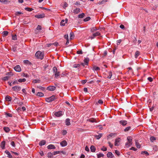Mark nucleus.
I'll return each mask as SVG.
<instances>
[{
    "instance_id": "obj_1",
    "label": "nucleus",
    "mask_w": 158,
    "mask_h": 158,
    "mask_svg": "<svg viewBox=\"0 0 158 158\" xmlns=\"http://www.w3.org/2000/svg\"><path fill=\"white\" fill-rule=\"evenodd\" d=\"M44 53L40 51H37L35 55V56L37 59H40L41 60H42L44 58Z\"/></svg>"
},
{
    "instance_id": "obj_2",
    "label": "nucleus",
    "mask_w": 158,
    "mask_h": 158,
    "mask_svg": "<svg viewBox=\"0 0 158 158\" xmlns=\"http://www.w3.org/2000/svg\"><path fill=\"white\" fill-rule=\"evenodd\" d=\"M57 67L56 66L52 68V71L54 73L55 77L56 78H58L60 75V72L58 71Z\"/></svg>"
},
{
    "instance_id": "obj_3",
    "label": "nucleus",
    "mask_w": 158,
    "mask_h": 158,
    "mask_svg": "<svg viewBox=\"0 0 158 158\" xmlns=\"http://www.w3.org/2000/svg\"><path fill=\"white\" fill-rule=\"evenodd\" d=\"M127 142L126 143L125 145L127 147H130L132 144V138L131 136H128L127 138Z\"/></svg>"
},
{
    "instance_id": "obj_4",
    "label": "nucleus",
    "mask_w": 158,
    "mask_h": 158,
    "mask_svg": "<svg viewBox=\"0 0 158 158\" xmlns=\"http://www.w3.org/2000/svg\"><path fill=\"white\" fill-rule=\"evenodd\" d=\"M56 98L55 95H52L51 97L46 98V101L47 102H50L54 101Z\"/></svg>"
},
{
    "instance_id": "obj_5",
    "label": "nucleus",
    "mask_w": 158,
    "mask_h": 158,
    "mask_svg": "<svg viewBox=\"0 0 158 158\" xmlns=\"http://www.w3.org/2000/svg\"><path fill=\"white\" fill-rule=\"evenodd\" d=\"M100 33L99 32L97 31L95 33H93L92 35H91L90 37V38L92 40L95 38V37L100 35Z\"/></svg>"
},
{
    "instance_id": "obj_6",
    "label": "nucleus",
    "mask_w": 158,
    "mask_h": 158,
    "mask_svg": "<svg viewBox=\"0 0 158 158\" xmlns=\"http://www.w3.org/2000/svg\"><path fill=\"white\" fill-rule=\"evenodd\" d=\"M13 90L15 91H19L21 89V87L19 86H16L12 87Z\"/></svg>"
},
{
    "instance_id": "obj_7",
    "label": "nucleus",
    "mask_w": 158,
    "mask_h": 158,
    "mask_svg": "<svg viewBox=\"0 0 158 158\" xmlns=\"http://www.w3.org/2000/svg\"><path fill=\"white\" fill-rule=\"evenodd\" d=\"M63 114V112L61 111L55 112L54 115L57 117H60L62 116Z\"/></svg>"
},
{
    "instance_id": "obj_8",
    "label": "nucleus",
    "mask_w": 158,
    "mask_h": 158,
    "mask_svg": "<svg viewBox=\"0 0 158 158\" xmlns=\"http://www.w3.org/2000/svg\"><path fill=\"white\" fill-rule=\"evenodd\" d=\"M14 70L16 72H19L21 71V69L19 65H16L14 67Z\"/></svg>"
},
{
    "instance_id": "obj_9",
    "label": "nucleus",
    "mask_w": 158,
    "mask_h": 158,
    "mask_svg": "<svg viewBox=\"0 0 158 158\" xmlns=\"http://www.w3.org/2000/svg\"><path fill=\"white\" fill-rule=\"evenodd\" d=\"M35 17L38 19H42L45 17V15L44 13H42L41 14L35 15Z\"/></svg>"
},
{
    "instance_id": "obj_10",
    "label": "nucleus",
    "mask_w": 158,
    "mask_h": 158,
    "mask_svg": "<svg viewBox=\"0 0 158 158\" xmlns=\"http://www.w3.org/2000/svg\"><path fill=\"white\" fill-rule=\"evenodd\" d=\"M56 89V87L54 86H50L47 87V89L50 91H54Z\"/></svg>"
},
{
    "instance_id": "obj_11",
    "label": "nucleus",
    "mask_w": 158,
    "mask_h": 158,
    "mask_svg": "<svg viewBox=\"0 0 158 158\" xmlns=\"http://www.w3.org/2000/svg\"><path fill=\"white\" fill-rule=\"evenodd\" d=\"M60 145L62 147H64L67 145V143L65 140H63L60 143Z\"/></svg>"
},
{
    "instance_id": "obj_12",
    "label": "nucleus",
    "mask_w": 158,
    "mask_h": 158,
    "mask_svg": "<svg viewBox=\"0 0 158 158\" xmlns=\"http://www.w3.org/2000/svg\"><path fill=\"white\" fill-rule=\"evenodd\" d=\"M0 2L2 3L7 4L10 2V1L9 0H0Z\"/></svg>"
},
{
    "instance_id": "obj_13",
    "label": "nucleus",
    "mask_w": 158,
    "mask_h": 158,
    "mask_svg": "<svg viewBox=\"0 0 158 158\" xmlns=\"http://www.w3.org/2000/svg\"><path fill=\"white\" fill-rule=\"evenodd\" d=\"M120 141V138H118L116 139L115 140V143H114V145L115 146H118L119 145L118 143Z\"/></svg>"
},
{
    "instance_id": "obj_14",
    "label": "nucleus",
    "mask_w": 158,
    "mask_h": 158,
    "mask_svg": "<svg viewBox=\"0 0 158 158\" xmlns=\"http://www.w3.org/2000/svg\"><path fill=\"white\" fill-rule=\"evenodd\" d=\"M47 148L48 149H55L56 147L53 145L51 144L47 146Z\"/></svg>"
},
{
    "instance_id": "obj_15",
    "label": "nucleus",
    "mask_w": 158,
    "mask_h": 158,
    "mask_svg": "<svg viewBox=\"0 0 158 158\" xmlns=\"http://www.w3.org/2000/svg\"><path fill=\"white\" fill-rule=\"evenodd\" d=\"M89 60V58L88 57H86L84 59V63H85V64L86 65H88Z\"/></svg>"
},
{
    "instance_id": "obj_16",
    "label": "nucleus",
    "mask_w": 158,
    "mask_h": 158,
    "mask_svg": "<svg viewBox=\"0 0 158 158\" xmlns=\"http://www.w3.org/2000/svg\"><path fill=\"white\" fill-rule=\"evenodd\" d=\"M6 142L5 141H2L1 144V147L2 149H4L5 148Z\"/></svg>"
},
{
    "instance_id": "obj_17",
    "label": "nucleus",
    "mask_w": 158,
    "mask_h": 158,
    "mask_svg": "<svg viewBox=\"0 0 158 158\" xmlns=\"http://www.w3.org/2000/svg\"><path fill=\"white\" fill-rule=\"evenodd\" d=\"M5 100L8 102H11L12 100V98L9 95H6L5 98Z\"/></svg>"
},
{
    "instance_id": "obj_18",
    "label": "nucleus",
    "mask_w": 158,
    "mask_h": 158,
    "mask_svg": "<svg viewBox=\"0 0 158 158\" xmlns=\"http://www.w3.org/2000/svg\"><path fill=\"white\" fill-rule=\"evenodd\" d=\"M119 123L123 126H125L127 123V122L126 120H121L119 121Z\"/></svg>"
},
{
    "instance_id": "obj_19",
    "label": "nucleus",
    "mask_w": 158,
    "mask_h": 158,
    "mask_svg": "<svg viewBox=\"0 0 158 158\" xmlns=\"http://www.w3.org/2000/svg\"><path fill=\"white\" fill-rule=\"evenodd\" d=\"M46 142L45 140H41L39 143V144L40 146H42L43 145H44L46 144Z\"/></svg>"
},
{
    "instance_id": "obj_20",
    "label": "nucleus",
    "mask_w": 158,
    "mask_h": 158,
    "mask_svg": "<svg viewBox=\"0 0 158 158\" xmlns=\"http://www.w3.org/2000/svg\"><path fill=\"white\" fill-rule=\"evenodd\" d=\"M107 156L108 158H112L114 156L111 152H109L107 154Z\"/></svg>"
},
{
    "instance_id": "obj_21",
    "label": "nucleus",
    "mask_w": 158,
    "mask_h": 158,
    "mask_svg": "<svg viewBox=\"0 0 158 158\" xmlns=\"http://www.w3.org/2000/svg\"><path fill=\"white\" fill-rule=\"evenodd\" d=\"M90 151L92 152H95L96 149L95 147L93 145H91L90 147Z\"/></svg>"
},
{
    "instance_id": "obj_22",
    "label": "nucleus",
    "mask_w": 158,
    "mask_h": 158,
    "mask_svg": "<svg viewBox=\"0 0 158 158\" xmlns=\"http://www.w3.org/2000/svg\"><path fill=\"white\" fill-rule=\"evenodd\" d=\"M5 152L7 155V157L9 158H12V156L10 154V153L8 151H5Z\"/></svg>"
},
{
    "instance_id": "obj_23",
    "label": "nucleus",
    "mask_w": 158,
    "mask_h": 158,
    "mask_svg": "<svg viewBox=\"0 0 158 158\" xmlns=\"http://www.w3.org/2000/svg\"><path fill=\"white\" fill-rule=\"evenodd\" d=\"M65 125L67 126H69L70 125V120L69 118H67L65 120Z\"/></svg>"
},
{
    "instance_id": "obj_24",
    "label": "nucleus",
    "mask_w": 158,
    "mask_h": 158,
    "mask_svg": "<svg viewBox=\"0 0 158 158\" xmlns=\"http://www.w3.org/2000/svg\"><path fill=\"white\" fill-rule=\"evenodd\" d=\"M80 11V9L79 8H76V9L73 10V12L75 14H78Z\"/></svg>"
},
{
    "instance_id": "obj_25",
    "label": "nucleus",
    "mask_w": 158,
    "mask_h": 158,
    "mask_svg": "<svg viewBox=\"0 0 158 158\" xmlns=\"http://www.w3.org/2000/svg\"><path fill=\"white\" fill-rule=\"evenodd\" d=\"M23 63L26 64L28 65H31V63L28 60H23Z\"/></svg>"
},
{
    "instance_id": "obj_26",
    "label": "nucleus",
    "mask_w": 158,
    "mask_h": 158,
    "mask_svg": "<svg viewBox=\"0 0 158 158\" xmlns=\"http://www.w3.org/2000/svg\"><path fill=\"white\" fill-rule=\"evenodd\" d=\"M102 136V133H100L98 135H94L95 137L97 139H99Z\"/></svg>"
},
{
    "instance_id": "obj_27",
    "label": "nucleus",
    "mask_w": 158,
    "mask_h": 158,
    "mask_svg": "<svg viewBox=\"0 0 158 158\" xmlns=\"http://www.w3.org/2000/svg\"><path fill=\"white\" fill-rule=\"evenodd\" d=\"M47 156L49 158H52L53 157V152H48L47 154Z\"/></svg>"
},
{
    "instance_id": "obj_28",
    "label": "nucleus",
    "mask_w": 158,
    "mask_h": 158,
    "mask_svg": "<svg viewBox=\"0 0 158 158\" xmlns=\"http://www.w3.org/2000/svg\"><path fill=\"white\" fill-rule=\"evenodd\" d=\"M36 96L40 97H44V94L41 92H38L36 94Z\"/></svg>"
},
{
    "instance_id": "obj_29",
    "label": "nucleus",
    "mask_w": 158,
    "mask_h": 158,
    "mask_svg": "<svg viewBox=\"0 0 158 158\" xmlns=\"http://www.w3.org/2000/svg\"><path fill=\"white\" fill-rule=\"evenodd\" d=\"M87 122H90L92 123L96 122V121L95 119H94V118L88 119H87Z\"/></svg>"
},
{
    "instance_id": "obj_30",
    "label": "nucleus",
    "mask_w": 158,
    "mask_h": 158,
    "mask_svg": "<svg viewBox=\"0 0 158 158\" xmlns=\"http://www.w3.org/2000/svg\"><path fill=\"white\" fill-rule=\"evenodd\" d=\"M61 152L63 153H64V151H55L53 152V155H56L57 154H58L60 153V152Z\"/></svg>"
},
{
    "instance_id": "obj_31",
    "label": "nucleus",
    "mask_w": 158,
    "mask_h": 158,
    "mask_svg": "<svg viewBox=\"0 0 158 158\" xmlns=\"http://www.w3.org/2000/svg\"><path fill=\"white\" fill-rule=\"evenodd\" d=\"M3 129L6 132H8L10 131V129L7 127H4L3 128Z\"/></svg>"
},
{
    "instance_id": "obj_32",
    "label": "nucleus",
    "mask_w": 158,
    "mask_h": 158,
    "mask_svg": "<svg viewBox=\"0 0 158 158\" xmlns=\"http://www.w3.org/2000/svg\"><path fill=\"white\" fill-rule=\"evenodd\" d=\"M74 37V33L72 32H70V40H72L73 39Z\"/></svg>"
},
{
    "instance_id": "obj_33",
    "label": "nucleus",
    "mask_w": 158,
    "mask_h": 158,
    "mask_svg": "<svg viewBox=\"0 0 158 158\" xmlns=\"http://www.w3.org/2000/svg\"><path fill=\"white\" fill-rule=\"evenodd\" d=\"M26 81V79L25 78L23 79H19L18 81L19 82H24Z\"/></svg>"
},
{
    "instance_id": "obj_34",
    "label": "nucleus",
    "mask_w": 158,
    "mask_h": 158,
    "mask_svg": "<svg viewBox=\"0 0 158 158\" xmlns=\"http://www.w3.org/2000/svg\"><path fill=\"white\" fill-rule=\"evenodd\" d=\"M135 145L137 148H140V145L138 141H135Z\"/></svg>"
},
{
    "instance_id": "obj_35",
    "label": "nucleus",
    "mask_w": 158,
    "mask_h": 158,
    "mask_svg": "<svg viewBox=\"0 0 158 158\" xmlns=\"http://www.w3.org/2000/svg\"><path fill=\"white\" fill-rule=\"evenodd\" d=\"M2 34L3 36H6L8 35V32L7 31H4L2 32Z\"/></svg>"
},
{
    "instance_id": "obj_36",
    "label": "nucleus",
    "mask_w": 158,
    "mask_h": 158,
    "mask_svg": "<svg viewBox=\"0 0 158 158\" xmlns=\"http://www.w3.org/2000/svg\"><path fill=\"white\" fill-rule=\"evenodd\" d=\"M25 10L27 11H31L32 10H33V9L32 8H30L29 7H25Z\"/></svg>"
},
{
    "instance_id": "obj_37",
    "label": "nucleus",
    "mask_w": 158,
    "mask_h": 158,
    "mask_svg": "<svg viewBox=\"0 0 158 158\" xmlns=\"http://www.w3.org/2000/svg\"><path fill=\"white\" fill-rule=\"evenodd\" d=\"M139 55V52L138 51H136L135 55V58H137Z\"/></svg>"
},
{
    "instance_id": "obj_38",
    "label": "nucleus",
    "mask_w": 158,
    "mask_h": 158,
    "mask_svg": "<svg viewBox=\"0 0 158 158\" xmlns=\"http://www.w3.org/2000/svg\"><path fill=\"white\" fill-rule=\"evenodd\" d=\"M97 155L98 158L103 157L104 156V155L102 153H99L98 154H97Z\"/></svg>"
},
{
    "instance_id": "obj_39",
    "label": "nucleus",
    "mask_w": 158,
    "mask_h": 158,
    "mask_svg": "<svg viewBox=\"0 0 158 158\" xmlns=\"http://www.w3.org/2000/svg\"><path fill=\"white\" fill-rule=\"evenodd\" d=\"M65 25V20L62 19L60 23V25L61 26H64Z\"/></svg>"
},
{
    "instance_id": "obj_40",
    "label": "nucleus",
    "mask_w": 158,
    "mask_h": 158,
    "mask_svg": "<svg viewBox=\"0 0 158 158\" xmlns=\"http://www.w3.org/2000/svg\"><path fill=\"white\" fill-rule=\"evenodd\" d=\"M32 82L34 83H40V80L39 79H35L33 80Z\"/></svg>"
},
{
    "instance_id": "obj_41",
    "label": "nucleus",
    "mask_w": 158,
    "mask_h": 158,
    "mask_svg": "<svg viewBox=\"0 0 158 158\" xmlns=\"http://www.w3.org/2000/svg\"><path fill=\"white\" fill-rule=\"evenodd\" d=\"M156 138L154 136H151L150 138V140L152 142H153V141L156 140Z\"/></svg>"
},
{
    "instance_id": "obj_42",
    "label": "nucleus",
    "mask_w": 158,
    "mask_h": 158,
    "mask_svg": "<svg viewBox=\"0 0 158 158\" xmlns=\"http://www.w3.org/2000/svg\"><path fill=\"white\" fill-rule=\"evenodd\" d=\"M115 135V134L113 133H111L107 136V138H110V137L114 136Z\"/></svg>"
},
{
    "instance_id": "obj_43",
    "label": "nucleus",
    "mask_w": 158,
    "mask_h": 158,
    "mask_svg": "<svg viewBox=\"0 0 158 158\" xmlns=\"http://www.w3.org/2000/svg\"><path fill=\"white\" fill-rule=\"evenodd\" d=\"M62 134L63 135H65L67 133V131L66 130H63L61 131Z\"/></svg>"
},
{
    "instance_id": "obj_44",
    "label": "nucleus",
    "mask_w": 158,
    "mask_h": 158,
    "mask_svg": "<svg viewBox=\"0 0 158 158\" xmlns=\"http://www.w3.org/2000/svg\"><path fill=\"white\" fill-rule=\"evenodd\" d=\"M85 16V14L84 13H82V14L79 15H78V18H82L83 17H84Z\"/></svg>"
},
{
    "instance_id": "obj_45",
    "label": "nucleus",
    "mask_w": 158,
    "mask_h": 158,
    "mask_svg": "<svg viewBox=\"0 0 158 158\" xmlns=\"http://www.w3.org/2000/svg\"><path fill=\"white\" fill-rule=\"evenodd\" d=\"M9 77L8 76H6L3 77L2 80L3 81H6L8 80L9 79Z\"/></svg>"
},
{
    "instance_id": "obj_46",
    "label": "nucleus",
    "mask_w": 158,
    "mask_h": 158,
    "mask_svg": "<svg viewBox=\"0 0 158 158\" xmlns=\"http://www.w3.org/2000/svg\"><path fill=\"white\" fill-rule=\"evenodd\" d=\"M93 68L94 70L96 71H99L100 70V68L98 67L94 66Z\"/></svg>"
},
{
    "instance_id": "obj_47",
    "label": "nucleus",
    "mask_w": 158,
    "mask_h": 158,
    "mask_svg": "<svg viewBox=\"0 0 158 158\" xmlns=\"http://www.w3.org/2000/svg\"><path fill=\"white\" fill-rule=\"evenodd\" d=\"M97 30V29L95 27H93L91 29L90 31L91 32H93Z\"/></svg>"
},
{
    "instance_id": "obj_48",
    "label": "nucleus",
    "mask_w": 158,
    "mask_h": 158,
    "mask_svg": "<svg viewBox=\"0 0 158 158\" xmlns=\"http://www.w3.org/2000/svg\"><path fill=\"white\" fill-rule=\"evenodd\" d=\"M37 87L40 89H41V90H45V87H43L41 86H37Z\"/></svg>"
},
{
    "instance_id": "obj_49",
    "label": "nucleus",
    "mask_w": 158,
    "mask_h": 158,
    "mask_svg": "<svg viewBox=\"0 0 158 158\" xmlns=\"http://www.w3.org/2000/svg\"><path fill=\"white\" fill-rule=\"evenodd\" d=\"M90 19V18L89 17H86L84 19V22H87L89 21Z\"/></svg>"
},
{
    "instance_id": "obj_50",
    "label": "nucleus",
    "mask_w": 158,
    "mask_h": 158,
    "mask_svg": "<svg viewBox=\"0 0 158 158\" xmlns=\"http://www.w3.org/2000/svg\"><path fill=\"white\" fill-rule=\"evenodd\" d=\"M107 148L104 146H103L102 148H101V150L103 151H107Z\"/></svg>"
},
{
    "instance_id": "obj_51",
    "label": "nucleus",
    "mask_w": 158,
    "mask_h": 158,
    "mask_svg": "<svg viewBox=\"0 0 158 158\" xmlns=\"http://www.w3.org/2000/svg\"><path fill=\"white\" fill-rule=\"evenodd\" d=\"M81 64H76L73 65V67L77 68L80 67Z\"/></svg>"
},
{
    "instance_id": "obj_52",
    "label": "nucleus",
    "mask_w": 158,
    "mask_h": 158,
    "mask_svg": "<svg viewBox=\"0 0 158 158\" xmlns=\"http://www.w3.org/2000/svg\"><path fill=\"white\" fill-rule=\"evenodd\" d=\"M22 14H23V13L21 11H17L15 13V15H19Z\"/></svg>"
},
{
    "instance_id": "obj_53",
    "label": "nucleus",
    "mask_w": 158,
    "mask_h": 158,
    "mask_svg": "<svg viewBox=\"0 0 158 158\" xmlns=\"http://www.w3.org/2000/svg\"><path fill=\"white\" fill-rule=\"evenodd\" d=\"M41 26L40 25H38L37 26V27L36 28V29L37 30H41Z\"/></svg>"
},
{
    "instance_id": "obj_54",
    "label": "nucleus",
    "mask_w": 158,
    "mask_h": 158,
    "mask_svg": "<svg viewBox=\"0 0 158 158\" xmlns=\"http://www.w3.org/2000/svg\"><path fill=\"white\" fill-rule=\"evenodd\" d=\"M131 129V127H126L125 129H124V131H129Z\"/></svg>"
},
{
    "instance_id": "obj_55",
    "label": "nucleus",
    "mask_w": 158,
    "mask_h": 158,
    "mask_svg": "<svg viewBox=\"0 0 158 158\" xmlns=\"http://www.w3.org/2000/svg\"><path fill=\"white\" fill-rule=\"evenodd\" d=\"M67 74H68V73H65L64 72L62 73V74H61V76L62 77H64V76H66Z\"/></svg>"
},
{
    "instance_id": "obj_56",
    "label": "nucleus",
    "mask_w": 158,
    "mask_h": 158,
    "mask_svg": "<svg viewBox=\"0 0 158 158\" xmlns=\"http://www.w3.org/2000/svg\"><path fill=\"white\" fill-rule=\"evenodd\" d=\"M17 36L15 35H12V39L13 40H17Z\"/></svg>"
},
{
    "instance_id": "obj_57",
    "label": "nucleus",
    "mask_w": 158,
    "mask_h": 158,
    "mask_svg": "<svg viewBox=\"0 0 158 158\" xmlns=\"http://www.w3.org/2000/svg\"><path fill=\"white\" fill-rule=\"evenodd\" d=\"M77 53L78 54H82L83 52L81 50H79L77 51Z\"/></svg>"
},
{
    "instance_id": "obj_58",
    "label": "nucleus",
    "mask_w": 158,
    "mask_h": 158,
    "mask_svg": "<svg viewBox=\"0 0 158 158\" xmlns=\"http://www.w3.org/2000/svg\"><path fill=\"white\" fill-rule=\"evenodd\" d=\"M10 145L13 147H15V144L14 141L11 142L10 143Z\"/></svg>"
},
{
    "instance_id": "obj_59",
    "label": "nucleus",
    "mask_w": 158,
    "mask_h": 158,
    "mask_svg": "<svg viewBox=\"0 0 158 158\" xmlns=\"http://www.w3.org/2000/svg\"><path fill=\"white\" fill-rule=\"evenodd\" d=\"M12 75V73L11 72H7L6 73V75L7 76H11Z\"/></svg>"
},
{
    "instance_id": "obj_60",
    "label": "nucleus",
    "mask_w": 158,
    "mask_h": 158,
    "mask_svg": "<svg viewBox=\"0 0 158 158\" xmlns=\"http://www.w3.org/2000/svg\"><path fill=\"white\" fill-rule=\"evenodd\" d=\"M109 146L110 147V148H112L113 146V144H111V143L110 142H108Z\"/></svg>"
},
{
    "instance_id": "obj_61",
    "label": "nucleus",
    "mask_w": 158,
    "mask_h": 158,
    "mask_svg": "<svg viewBox=\"0 0 158 158\" xmlns=\"http://www.w3.org/2000/svg\"><path fill=\"white\" fill-rule=\"evenodd\" d=\"M12 50L13 52H16L17 50V47H12Z\"/></svg>"
},
{
    "instance_id": "obj_62",
    "label": "nucleus",
    "mask_w": 158,
    "mask_h": 158,
    "mask_svg": "<svg viewBox=\"0 0 158 158\" xmlns=\"http://www.w3.org/2000/svg\"><path fill=\"white\" fill-rule=\"evenodd\" d=\"M103 101L101 99H99L98 101V103L100 104H102L103 103Z\"/></svg>"
},
{
    "instance_id": "obj_63",
    "label": "nucleus",
    "mask_w": 158,
    "mask_h": 158,
    "mask_svg": "<svg viewBox=\"0 0 158 158\" xmlns=\"http://www.w3.org/2000/svg\"><path fill=\"white\" fill-rule=\"evenodd\" d=\"M115 153L116 154H117L118 156H119L120 155V152L117 150H115Z\"/></svg>"
},
{
    "instance_id": "obj_64",
    "label": "nucleus",
    "mask_w": 158,
    "mask_h": 158,
    "mask_svg": "<svg viewBox=\"0 0 158 158\" xmlns=\"http://www.w3.org/2000/svg\"><path fill=\"white\" fill-rule=\"evenodd\" d=\"M6 114L7 116L9 117H12V114H11L9 113H6Z\"/></svg>"
}]
</instances>
